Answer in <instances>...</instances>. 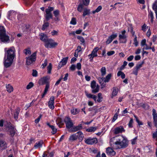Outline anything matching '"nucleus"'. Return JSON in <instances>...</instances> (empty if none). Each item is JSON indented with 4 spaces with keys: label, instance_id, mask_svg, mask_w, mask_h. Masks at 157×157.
Listing matches in <instances>:
<instances>
[{
    "label": "nucleus",
    "instance_id": "3",
    "mask_svg": "<svg viewBox=\"0 0 157 157\" xmlns=\"http://www.w3.org/2000/svg\"><path fill=\"white\" fill-rule=\"evenodd\" d=\"M0 39L4 43L9 40V37L6 34L5 28L2 26H0Z\"/></svg>",
    "mask_w": 157,
    "mask_h": 157
},
{
    "label": "nucleus",
    "instance_id": "55",
    "mask_svg": "<svg viewBox=\"0 0 157 157\" xmlns=\"http://www.w3.org/2000/svg\"><path fill=\"white\" fill-rule=\"evenodd\" d=\"M70 24L73 25H75L76 24V20L75 18H72L70 21Z\"/></svg>",
    "mask_w": 157,
    "mask_h": 157
},
{
    "label": "nucleus",
    "instance_id": "48",
    "mask_svg": "<svg viewBox=\"0 0 157 157\" xmlns=\"http://www.w3.org/2000/svg\"><path fill=\"white\" fill-rule=\"evenodd\" d=\"M54 10V8L53 7L49 6L48 8L45 9V12L48 13H51Z\"/></svg>",
    "mask_w": 157,
    "mask_h": 157
},
{
    "label": "nucleus",
    "instance_id": "58",
    "mask_svg": "<svg viewBox=\"0 0 157 157\" xmlns=\"http://www.w3.org/2000/svg\"><path fill=\"white\" fill-rule=\"evenodd\" d=\"M134 36L135 38L134 40V44L136 46H137L138 45V42L137 41V36L136 35H135Z\"/></svg>",
    "mask_w": 157,
    "mask_h": 157
},
{
    "label": "nucleus",
    "instance_id": "24",
    "mask_svg": "<svg viewBox=\"0 0 157 157\" xmlns=\"http://www.w3.org/2000/svg\"><path fill=\"white\" fill-rule=\"evenodd\" d=\"M46 14L45 15V20L46 21L49 20L50 19L52 18V15L51 13L46 12Z\"/></svg>",
    "mask_w": 157,
    "mask_h": 157
},
{
    "label": "nucleus",
    "instance_id": "45",
    "mask_svg": "<svg viewBox=\"0 0 157 157\" xmlns=\"http://www.w3.org/2000/svg\"><path fill=\"white\" fill-rule=\"evenodd\" d=\"M90 10L88 9H85L83 12V14L82 16L84 17L86 15H89L90 13Z\"/></svg>",
    "mask_w": 157,
    "mask_h": 157
},
{
    "label": "nucleus",
    "instance_id": "4",
    "mask_svg": "<svg viewBox=\"0 0 157 157\" xmlns=\"http://www.w3.org/2000/svg\"><path fill=\"white\" fill-rule=\"evenodd\" d=\"M44 43L45 47L47 48H54L58 45L57 43L55 42L52 39L49 38Z\"/></svg>",
    "mask_w": 157,
    "mask_h": 157
},
{
    "label": "nucleus",
    "instance_id": "59",
    "mask_svg": "<svg viewBox=\"0 0 157 157\" xmlns=\"http://www.w3.org/2000/svg\"><path fill=\"white\" fill-rule=\"evenodd\" d=\"M152 137L157 140V129H156L155 132L153 133Z\"/></svg>",
    "mask_w": 157,
    "mask_h": 157
},
{
    "label": "nucleus",
    "instance_id": "33",
    "mask_svg": "<svg viewBox=\"0 0 157 157\" xmlns=\"http://www.w3.org/2000/svg\"><path fill=\"white\" fill-rule=\"evenodd\" d=\"M117 75L118 76H121V77L122 79L124 78L125 77V74L123 72L119 71L117 73Z\"/></svg>",
    "mask_w": 157,
    "mask_h": 157
},
{
    "label": "nucleus",
    "instance_id": "22",
    "mask_svg": "<svg viewBox=\"0 0 157 157\" xmlns=\"http://www.w3.org/2000/svg\"><path fill=\"white\" fill-rule=\"evenodd\" d=\"M78 138V135H77L76 133L74 134L71 135L69 138V140L71 142L76 140Z\"/></svg>",
    "mask_w": 157,
    "mask_h": 157
},
{
    "label": "nucleus",
    "instance_id": "49",
    "mask_svg": "<svg viewBox=\"0 0 157 157\" xmlns=\"http://www.w3.org/2000/svg\"><path fill=\"white\" fill-rule=\"evenodd\" d=\"M138 71L139 70L137 69L135 67H134L133 69L132 74L137 76L138 75Z\"/></svg>",
    "mask_w": 157,
    "mask_h": 157
},
{
    "label": "nucleus",
    "instance_id": "36",
    "mask_svg": "<svg viewBox=\"0 0 157 157\" xmlns=\"http://www.w3.org/2000/svg\"><path fill=\"white\" fill-rule=\"evenodd\" d=\"M97 129V127H91L86 129L88 132H92L95 131Z\"/></svg>",
    "mask_w": 157,
    "mask_h": 157
},
{
    "label": "nucleus",
    "instance_id": "38",
    "mask_svg": "<svg viewBox=\"0 0 157 157\" xmlns=\"http://www.w3.org/2000/svg\"><path fill=\"white\" fill-rule=\"evenodd\" d=\"M144 63V61H143L142 62H139L135 67L139 70L142 67V65Z\"/></svg>",
    "mask_w": 157,
    "mask_h": 157
},
{
    "label": "nucleus",
    "instance_id": "25",
    "mask_svg": "<svg viewBox=\"0 0 157 157\" xmlns=\"http://www.w3.org/2000/svg\"><path fill=\"white\" fill-rule=\"evenodd\" d=\"M40 39L44 42L48 39L46 35L43 33H41L40 35Z\"/></svg>",
    "mask_w": 157,
    "mask_h": 157
},
{
    "label": "nucleus",
    "instance_id": "53",
    "mask_svg": "<svg viewBox=\"0 0 157 157\" xmlns=\"http://www.w3.org/2000/svg\"><path fill=\"white\" fill-rule=\"evenodd\" d=\"M90 0H82L83 4L85 6H88L90 2Z\"/></svg>",
    "mask_w": 157,
    "mask_h": 157
},
{
    "label": "nucleus",
    "instance_id": "21",
    "mask_svg": "<svg viewBox=\"0 0 157 157\" xmlns=\"http://www.w3.org/2000/svg\"><path fill=\"white\" fill-rule=\"evenodd\" d=\"M43 144V141L42 140H40L35 143L34 147L36 149L40 148L42 147Z\"/></svg>",
    "mask_w": 157,
    "mask_h": 157
},
{
    "label": "nucleus",
    "instance_id": "61",
    "mask_svg": "<svg viewBox=\"0 0 157 157\" xmlns=\"http://www.w3.org/2000/svg\"><path fill=\"white\" fill-rule=\"evenodd\" d=\"M151 147L150 146H147L146 147L145 150L147 151V152L148 153L152 151Z\"/></svg>",
    "mask_w": 157,
    "mask_h": 157
},
{
    "label": "nucleus",
    "instance_id": "20",
    "mask_svg": "<svg viewBox=\"0 0 157 157\" xmlns=\"http://www.w3.org/2000/svg\"><path fill=\"white\" fill-rule=\"evenodd\" d=\"M7 147V143L4 141L0 140V149L1 150L5 149Z\"/></svg>",
    "mask_w": 157,
    "mask_h": 157
},
{
    "label": "nucleus",
    "instance_id": "64",
    "mask_svg": "<svg viewBox=\"0 0 157 157\" xmlns=\"http://www.w3.org/2000/svg\"><path fill=\"white\" fill-rule=\"evenodd\" d=\"M146 40L145 39L143 40L141 42V46H144V45L147 46L146 44Z\"/></svg>",
    "mask_w": 157,
    "mask_h": 157
},
{
    "label": "nucleus",
    "instance_id": "14",
    "mask_svg": "<svg viewBox=\"0 0 157 157\" xmlns=\"http://www.w3.org/2000/svg\"><path fill=\"white\" fill-rule=\"evenodd\" d=\"M11 123L10 122L9 123L8 125L10 126L9 127V130L10 135L11 136L13 137L14 136L16 131L15 129L13 127L11 126Z\"/></svg>",
    "mask_w": 157,
    "mask_h": 157
},
{
    "label": "nucleus",
    "instance_id": "27",
    "mask_svg": "<svg viewBox=\"0 0 157 157\" xmlns=\"http://www.w3.org/2000/svg\"><path fill=\"white\" fill-rule=\"evenodd\" d=\"M99 48L98 47H97L93 49L91 53L93 55L92 59H93L94 57H96L98 56L97 52L99 50Z\"/></svg>",
    "mask_w": 157,
    "mask_h": 157
},
{
    "label": "nucleus",
    "instance_id": "39",
    "mask_svg": "<svg viewBox=\"0 0 157 157\" xmlns=\"http://www.w3.org/2000/svg\"><path fill=\"white\" fill-rule=\"evenodd\" d=\"M98 98L97 101L99 102H100L102 101V94L101 93H99L98 94Z\"/></svg>",
    "mask_w": 157,
    "mask_h": 157
},
{
    "label": "nucleus",
    "instance_id": "40",
    "mask_svg": "<svg viewBox=\"0 0 157 157\" xmlns=\"http://www.w3.org/2000/svg\"><path fill=\"white\" fill-rule=\"evenodd\" d=\"M23 53L26 55L28 54H31V51L29 48L24 49L23 51Z\"/></svg>",
    "mask_w": 157,
    "mask_h": 157
},
{
    "label": "nucleus",
    "instance_id": "30",
    "mask_svg": "<svg viewBox=\"0 0 157 157\" xmlns=\"http://www.w3.org/2000/svg\"><path fill=\"white\" fill-rule=\"evenodd\" d=\"M6 87L7 91L10 93L12 92L13 90V86L9 84L6 85Z\"/></svg>",
    "mask_w": 157,
    "mask_h": 157
},
{
    "label": "nucleus",
    "instance_id": "51",
    "mask_svg": "<svg viewBox=\"0 0 157 157\" xmlns=\"http://www.w3.org/2000/svg\"><path fill=\"white\" fill-rule=\"evenodd\" d=\"M34 86V84L32 82H30L26 86V89L29 90L32 88Z\"/></svg>",
    "mask_w": 157,
    "mask_h": 157
},
{
    "label": "nucleus",
    "instance_id": "13",
    "mask_svg": "<svg viewBox=\"0 0 157 157\" xmlns=\"http://www.w3.org/2000/svg\"><path fill=\"white\" fill-rule=\"evenodd\" d=\"M125 130L122 126H120L116 128L114 130V133L116 134H118L121 133L122 132H124Z\"/></svg>",
    "mask_w": 157,
    "mask_h": 157
},
{
    "label": "nucleus",
    "instance_id": "1",
    "mask_svg": "<svg viewBox=\"0 0 157 157\" xmlns=\"http://www.w3.org/2000/svg\"><path fill=\"white\" fill-rule=\"evenodd\" d=\"M116 140V141L113 143V146L115 149L125 148L128 146V140L124 136H120L117 137Z\"/></svg>",
    "mask_w": 157,
    "mask_h": 157
},
{
    "label": "nucleus",
    "instance_id": "34",
    "mask_svg": "<svg viewBox=\"0 0 157 157\" xmlns=\"http://www.w3.org/2000/svg\"><path fill=\"white\" fill-rule=\"evenodd\" d=\"M49 26V23L48 22H45L44 21V23L42 26V30H44L46 29Z\"/></svg>",
    "mask_w": 157,
    "mask_h": 157
},
{
    "label": "nucleus",
    "instance_id": "57",
    "mask_svg": "<svg viewBox=\"0 0 157 157\" xmlns=\"http://www.w3.org/2000/svg\"><path fill=\"white\" fill-rule=\"evenodd\" d=\"M97 86L96 83L95 81H93L91 83V88H94V87Z\"/></svg>",
    "mask_w": 157,
    "mask_h": 157
},
{
    "label": "nucleus",
    "instance_id": "23",
    "mask_svg": "<svg viewBox=\"0 0 157 157\" xmlns=\"http://www.w3.org/2000/svg\"><path fill=\"white\" fill-rule=\"evenodd\" d=\"M20 109L19 108H17L15 110V112L14 113V118L15 120H17L18 118L19 113L20 112Z\"/></svg>",
    "mask_w": 157,
    "mask_h": 157
},
{
    "label": "nucleus",
    "instance_id": "35",
    "mask_svg": "<svg viewBox=\"0 0 157 157\" xmlns=\"http://www.w3.org/2000/svg\"><path fill=\"white\" fill-rule=\"evenodd\" d=\"M148 17L151 18V23H153L154 21V17L153 13L151 11H150L149 12Z\"/></svg>",
    "mask_w": 157,
    "mask_h": 157
},
{
    "label": "nucleus",
    "instance_id": "12",
    "mask_svg": "<svg viewBox=\"0 0 157 157\" xmlns=\"http://www.w3.org/2000/svg\"><path fill=\"white\" fill-rule=\"evenodd\" d=\"M117 36V33L113 34L108 37L106 41V44H108L110 43Z\"/></svg>",
    "mask_w": 157,
    "mask_h": 157
},
{
    "label": "nucleus",
    "instance_id": "37",
    "mask_svg": "<svg viewBox=\"0 0 157 157\" xmlns=\"http://www.w3.org/2000/svg\"><path fill=\"white\" fill-rule=\"evenodd\" d=\"M79 111V110L77 109H73L71 110V114L73 115H75L78 113Z\"/></svg>",
    "mask_w": 157,
    "mask_h": 157
},
{
    "label": "nucleus",
    "instance_id": "15",
    "mask_svg": "<svg viewBox=\"0 0 157 157\" xmlns=\"http://www.w3.org/2000/svg\"><path fill=\"white\" fill-rule=\"evenodd\" d=\"M82 124H79L78 126L73 127L72 129L70 130V132H75L82 129Z\"/></svg>",
    "mask_w": 157,
    "mask_h": 157
},
{
    "label": "nucleus",
    "instance_id": "31",
    "mask_svg": "<svg viewBox=\"0 0 157 157\" xmlns=\"http://www.w3.org/2000/svg\"><path fill=\"white\" fill-rule=\"evenodd\" d=\"M56 122L57 125L60 127V125H63L64 124L63 121H62L61 118L58 117L56 120Z\"/></svg>",
    "mask_w": 157,
    "mask_h": 157
},
{
    "label": "nucleus",
    "instance_id": "10",
    "mask_svg": "<svg viewBox=\"0 0 157 157\" xmlns=\"http://www.w3.org/2000/svg\"><path fill=\"white\" fill-rule=\"evenodd\" d=\"M54 97L52 96L50 98L49 101L48 102V106L51 109H53L55 108L54 104Z\"/></svg>",
    "mask_w": 157,
    "mask_h": 157
},
{
    "label": "nucleus",
    "instance_id": "47",
    "mask_svg": "<svg viewBox=\"0 0 157 157\" xmlns=\"http://www.w3.org/2000/svg\"><path fill=\"white\" fill-rule=\"evenodd\" d=\"M117 93V90L116 88H114L112 91V97L113 98L114 96H116Z\"/></svg>",
    "mask_w": 157,
    "mask_h": 157
},
{
    "label": "nucleus",
    "instance_id": "54",
    "mask_svg": "<svg viewBox=\"0 0 157 157\" xmlns=\"http://www.w3.org/2000/svg\"><path fill=\"white\" fill-rule=\"evenodd\" d=\"M138 137L136 136L134 139L131 140V144H132L133 145L136 144L137 139Z\"/></svg>",
    "mask_w": 157,
    "mask_h": 157
},
{
    "label": "nucleus",
    "instance_id": "28",
    "mask_svg": "<svg viewBox=\"0 0 157 157\" xmlns=\"http://www.w3.org/2000/svg\"><path fill=\"white\" fill-rule=\"evenodd\" d=\"M76 133V134H78V139L80 140V141H82L84 137V135L82 132L80 131H79Z\"/></svg>",
    "mask_w": 157,
    "mask_h": 157
},
{
    "label": "nucleus",
    "instance_id": "7",
    "mask_svg": "<svg viewBox=\"0 0 157 157\" xmlns=\"http://www.w3.org/2000/svg\"><path fill=\"white\" fill-rule=\"evenodd\" d=\"M64 121L67 128L70 129L73 127V123L70 117H66L64 119Z\"/></svg>",
    "mask_w": 157,
    "mask_h": 157
},
{
    "label": "nucleus",
    "instance_id": "5",
    "mask_svg": "<svg viewBox=\"0 0 157 157\" xmlns=\"http://www.w3.org/2000/svg\"><path fill=\"white\" fill-rule=\"evenodd\" d=\"M36 52L33 53L31 56L26 57V63L27 65H29L34 62L36 59Z\"/></svg>",
    "mask_w": 157,
    "mask_h": 157
},
{
    "label": "nucleus",
    "instance_id": "19",
    "mask_svg": "<svg viewBox=\"0 0 157 157\" xmlns=\"http://www.w3.org/2000/svg\"><path fill=\"white\" fill-rule=\"evenodd\" d=\"M53 14L56 17L55 21H59V10H54L53 12Z\"/></svg>",
    "mask_w": 157,
    "mask_h": 157
},
{
    "label": "nucleus",
    "instance_id": "11",
    "mask_svg": "<svg viewBox=\"0 0 157 157\" xmlns=\"http://www.w3.org/2000/svg\"><path fill=\"white\" fill-rule=\"evenodd\" d=\"M68 58V57H67L63 58L61 60L59 63V65L58 67V69H60L62 67L66 64Z\"/></svg>",
    "mask_w": 157,
    "mask_h": 157
},
{
    "label": "nucleus",
    "instance_id": "16",
    "mask_svg": "<svg viewBox=\"0 0 157 157\" xmlns=\"http://www.w3.org/2000/svg\"><path fill=\"white\" fill-rule=\"evenodd\" d=\"M49 79V78L47 77L42 78L39 81V83H41L42 85L45 83H46V84H47V83H49L48 81Z\"/></svg>",
    "mask_w": 157,
    "mask_h": 157
},
{
    "label": "nucleus",
    "instance_id": "17",
    "mask_svg": "<svg viewBox=\"0 0 157 157\" xmlns=\"http://www.w3.org/2000/svg\"><path fill=\"white\" fill-rule=\"evenodd\" d=\"M99 82L101 84L102 88L105 87L106 85L105 78L99 77L98 78Z\"/></svg>",
    "mask_w": 157,
    "mask_h": 157
},
{
    "label": "nucleus",
    "instance_id": "8",
    "mask_svg": "<svg viewBox=\"0 0 157 157\" xmlns=\"http://www.w3.org/2000/svg\"><path fill=\"white\" fill-rule=\"evenodd\" d=\"M13 60L12 59H9V58L5 57L4 58V65L6 68H8L10 67L12 64Z\"/></svg>",
    "mask_w": 157,
    "mask_h": 157
},
{
    "label": "nucleus",
    "instance_id": "50",
    "mask_svg": "<svg viewBox=\"0 0 157 157\" xmlns=\"http://www.w3.org/2000/svg\"><path fill=\"white\" fill-rule=\"evenodd\" d=\"M48 73L50 74L51 73V71L52 69V65L51 63H50L47 67Z\"/></svg>",
    "mask_w": 157,
    "mask_h": 157
},
{
    "label": "nucleus",
    "instance_id": "18",
    "mask_svg": "<svg viewBox=\"0 0 157 157\" xmlns=\"http://www.w3.org/2000/svg\"><path fill=\"white\" fill-rule=\"evenodd\" d=\"M106 153L108 155L113 156L115 155L116 153L111 148L108 147L106 148Z\"/></svg>",
    "mask_w": 157,
    "mask_h": 157
},
{
    "label": "nucleus",
    "instance_id": "41",
    "mask_svg": "<svg viewBox=\"0 0 157 157\" xmlns=\"http://www.w3.org/2000/svg\"><path fill=\"white\" fill-rule=\"evenodd\" d=\"M77 38L79 39L81 42V44H85V40L84 38L81 36H78Z\"/></svg>",
    "mask_w": 157,
    "mask_h": 157
},
{
    "label": "nucleus",
    "instance_id": "52",
    "mask_svg": "<svg viewBox=\"0 0 157 157\" xmlns=\"http://www.w3.org/2000/svg\"><path fill=\"white\" fill-rule=\"evenodd\" d=\"M133 123V120L132 118H130V120L128 124V126L129 128H132L133 127L132 124Z\"/></svg>",
    "mask_w": 157,
    "mask_h": 157
},
{
    "label": "nucleus",
    "instance_id": "9",
    "mask_svg": "<svg viewBox=\"0 0 157 157\" xmlns=\"http://www.w3.org/2000/svg\"><path fill=\"white\" fill-rule=\"evenodd\" d=\"M98 142V140L96 138H89L87 139H85V143L88 144H95Z\"/></svg>",
    "mask_w": 157,
    "mask_h": 157
},
{
    "label": "nucleus",
    "instance_id": "43",
    "mask_svg": "<svg viewBox=\"0 0 157 157\" xmlns=\"http://www.w3.org/2000/svg\"><path fill=\"white\" fill-rule=\"evenodd\" d=\"M92 92L93 93H96L98 92L99 90V86L98 85L97 86L94 87V88H92Z\"/></svg>",
    "mask_w": 157,
    "mask_h": 157
},
{
    "label": "nucleus",
    "instance_id": "62",
    "mask_svg": "<svg viewBox=\"0 0 157 157\" xmlns=\"http://www.w3.org/2000/svg\"><path fill=\"white\" fill-rule=\"evenodd\" d=\"M153 120L155 126L157 128V117H153Z\"/></svg>",
    "mask_w": 157,
    "mask_h": 157
},
{
    "label": "nucleus",
    "instance_id": "6",
    "mask_svg": "<svg viewBox=\"0 0 157 157\" xmlns=\"http://www.w3.org/2000/svg\"><path fill=\"white\" fill-rule=\"evenodd\" d=\"M126 31L124 30L121 32V34L119 36L120 43H125L127 41V36L125 35Z\"/></svg>",
    "mask_w": 157,
    "mask_h": 157
},
{
    "label": "nucleus",
    "instance_id": "46",
    "mask_svg": "<svg viewBox=\"0 0 157 157\" xmlns=\"http://www.w3.org/2000/svg\"><path fill=\"white\" fill-rule=\"evenodd\" d=\"M102 7L101 6H99L95 10L93 11L92 13L94 14L96 13H98L102 9Z\"/></svg>",
    "mask_w": 157,
    "mask_h": 157
},
{
    "label": "nucleus",
    "instance_id": "44",
    "mask_svg": "<svg viewBox=\"0 0 157 157\" xmlns=\"http://www.w3.org/2000/svg\"><path fill=\"white\" fill-rule=\"evenodd\" d=\"M84 5L80 3L78 6L77 9L80 12H81L82 11Z\"/></svg>",
    "mask_w": 157,
    "mask_h": 157
},
{
    "label": "nucleus",
    "instance_id": "26",
    "mask_svg": "<svg viewBox=\"0 0 157 157\" xmlns=\"http://www.w3.org/2000/svg\"><path fill=\"white\" fill-rule=\"evenodd\" d=\"M152 9L155 11L157 19V1H155L152 5Z\"/></svg>",
    "mask_w": 157,
    "mask_h": 157
},
{
    "label": "nucleus",
    "instance_id": "42",
    "mask_svg": "<svg viewBox=\"0 0 157 157\" xmlns=\"http://www.w3.org/2000/svg\"><path fill=\"white\" fill-rule=\"evenodd\" d=\"M111 76L112 74L111 73L108 74L106 76L105 78V82H106V83L108 82L109 81Z\"/></svg>",
    "mask_w": 157,
    "mask_h": 157
},
{
    "label": "nucleus",
    "instance_id": "29",
    "mask_svg": "<svg viewBox=\"0 0 157 157\" xmlns=\"http://www.w3.org/2000/svg\"><path fill=\"white\" fill-rule=\"evenodd\" d=\"M50 85L49 83H47V84H46L45 89L44 91V92L43 94L42 95V97H44L45 95L46 94H47L48 90V89Z\"/></svg>",
    "mask_w": 157,
    "mask_h": 157
},
{
    "label": "nucleus",
    "instance_id": "56",
    "mask_svg": "<svg viewBox=\"0 0 157 157\" xmlns=\"http://www.w3.org/2000/svg\"><path fill=\"white\" fill-rule=\"evenodd\" d=\"M153 118L157 117V113H156V110L153 109L152 110Z\"/></svg>",
    "mask_w": 157,
    "mask_h": 157
},
{
    "label": "nucleus",
    "instance_id": "2",
    "mask_svg": "<svg viewBox=\"0 0 157 157\" xmlns=\"http://www.w3.org/2000/svg\"><path fill=\"white\" fill-rule=\"evenodd\" d=\"M16 50L14 47H11L9 48L5 52L6 57L9 58V59L13 60L15 56Z\"/></svg>",
    "mask_w": 157,
    "mask_h": 157
},
{
    "label": "nucleus",
    "instance_id": "60",
    "mask_svg": "<svg viewBox=\"0 0 157 157\" xmlns=\"http://www.w3.org/2000/svg\"><path fill=\"white\" fill-rule=\"evenodd\" d=\"M42 117V115L40 114V116L35 120V123L37 124L40 121V119Z\"/></svg>",
    "mask_w": 157,
    "mask_h": 157
},
{
    "label": "nucleus",
    "instance_id": "63",
    "mask_svg": "<svg viewBox=\"0 0 157 157\" xmlns=\"http://www.w3.org/2000/svg\"><path fill=\"white\" fill-rule=\"evenodd\" d=\"M147 25L145 24H144V25L142 26V29L145 32L146 31L147 29Z\"/></svg>",
    "mask_w": 157,
    "mask_h": 157
},
{
    "label": "nucleus",
    "instance_id": "32",
    "mask_svg": "<svg viewBox=\"0 0 157 157\" xmlns=\"http://www.w3.org/2000/svg\"><path fill=\"white\" fill-rule=\"evenodd\" d=\"M101 75L102 76H104L106 74V69L105 67H103L100 69Z\"/></svg>",
    "mask_w": 157,
    "mask_h": 157
}]
</instances>
